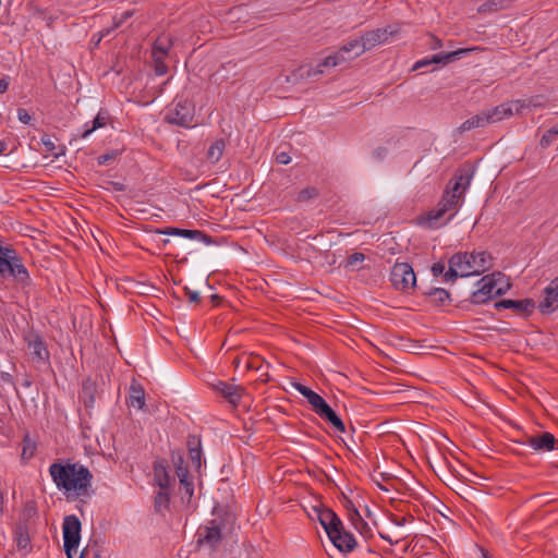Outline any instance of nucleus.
<instances>
[{
  "instance_id": "nucleus-1",
  "label": "nucleus",
  "mask_w": 558,
  "mask_h": 558,
  "mask_svg": "<svg viewBox=\"0 0 558 558\" xmlns=\"http://www.w3.org/2000/svg\"><path fill=\"white\" fill-rule=\"evenodd\" d=\"M49 475L68 501L86 502L94 493L93 473L87 466L72 459H58L49 465Z\"/></svg>"
},
{
  "instance_id": "nucleus-2",
  "label": "nucleus",
  "mask_w": 558,
  "mask_h": 558,
  "mask_svg": "<svg viewBox=\"0 0 558 558\" xmlns=\"http://www.w3.org/2000/svg\"><path fill=\"white\" fill-rule=\"evenodd\" d=\"M0 278L12 280L22 289L31 288L32 278L23 263V258L11 245H3L0 242Z\"/></svg>"
},
{
  "instance_id": "nucleus-3",
  "label": "nucleus",
  "mask_w": 558,
  "mask_h": 558,
  "mask_svg": "<svg viewBox=\"0 0 558 558\" xmlns=\"http://www.w3.org/2000/svg\"><path fill=\"white\" fill-rule=\"evenodd\" d=\"M82 523L74 515H66L63 519V549L68 558H84V550L78 554V545L81 541Z\"/></svg>"
},
{
  "instance_id": "nucleus-4",
  "label": "nucleus",
  "mask_w": 558,
  "mask_h": 558,
  "mask_svg": "<svg viewBox=\"0 0 558 558\" xmlns=\"http://www.w3.org/2000/svg\"><path fill=\"white\" fill-rule=\"evenodd\" d=\"M496 277L500 278L504 277V275L499 271L493 272L492 275L484 276L476 282V286L481 287L476 291L472 292L470 296V301L472 304H484L506 293L509 284H507L506 288H497Z\"/></svg>"
},
{
  "instance_id": "nucleus-5",
  "label": "nucleus",
  "mask_w": 558,
  "mask_h": 558,
  "mask_svg": "<svg viewBox=\"0 0 558 558\" xmlns=\"http://www.w3.org/2000/svg\"><path fill=\"white\" fill-rule=\"evenodd\" d=\"M23 340L34 363L39 365H50V352L38 331L29 329L24 332Z\"/></svg>"
},
{
  "instance_id": "nucleus-6",
  "label": "nucleus",
  "mask_w": 558,
  "mask_h": 558,
  "mask_svg": "<svg viewBox=\"0 0 558 558\" xmlns=\"http://www.w3.org/2000/svg\"><path fill=\"white\" fill-rule=\"evenodd\" d=\"M195 114V106L192 101L177 97L174 108L166 116V121L170 124L182 128H190Z\"/></svg>"
},
{
  "instance_id": "nucleus-7",
  "label": "nucleus",
  "mask_w": 558,
  "mask_h": 558,
  "mask_svg": "<svg viewBox=\"0 0 558 558\" xmlns=\"http://www.w3.org/2000/svg\"><path fill=\"white\" fill-rule=\"evenodd\" d=\"M392 287L402 292H409L416 288V276L412 266L408 263H396L390 272Z\"/></svg>"
},
{
  "instance_id": "nucleus-8",
  "label": "nucleus",
  "mask_w": 558,
  "mask_h": 558,
  "mask_svg": "<svg viewBox=\"0 0 558 558\" xmlns=\"http://www.w3.org/2000/svg\"><path fill=\"white\" fill-rule=\"evenodd\" d=\"M457 254H465V266L469 268V271H464L466 277L480 276L493 266V257L487 251L458 252Z\"/></svg>"
},
{
  "instance_id": "nucleus-9",
  "label": "nucleus",
  "mask_w": 558,
  "mask_h": 558,
  "mask_svg": "<svg viewBox=\"0 0 558 558\" xmlns=\"http://www.w3.org/2000/svg\"><path fill=\"white\" fill-rule=\"evenodd\" d=\"M474 172V167L470 163L459 167L456 170L453 178L448 182L446 189L454 194H460V198L462 199L465 191L471 184Z\"/></svg>"
},
{
  "instance_id": "nucleus-10",
  "label": "nucleus",
  "mask_w": 558,
  "mask_h": 558,
  "mask_svg": "<svg viewBox=\"0 0 558 558\" xmlns=\"http://www.w3.org/2000/svg\"><path fill=\"white\" fill-rule=\"evenodd\" d=\"M535 306H536L535 301L530 298L522 299V300L502 299V300L497 301L494 304V307L497 311L511 310L522 317L531 316L535 310Z\"/></svg>"
},
{
  "instance_id": "nucleus-11",
  "label": "nucleus",
  "mask_w": 558,
  "mask_h": 558,
  "mask_svg": "<svg viewBox=\"0 0 558 558\" xmlns=\"http://www.w3.org/2000/svg\"><path fill=\"white\" fill-rule=\"evenodd\" d=\"M222 531L215 522L207 525H201L197 530V546H208L210 549H216L222 539Z\"/></svg>"
},
{
  "instance_id": "nucleus-12",
  "label": "nucleus",
  "mask_w": 558,
  "mask_h": 558,
  "mask_svg": "<svg viewBox=\"0 0 558 558\" xmlns=\"http://www.w3.org/2000/svg\"><path fill=\"white\" fill-rule=\"evenodd\" d=\"M399 32L397 26L389 25L387 27L377 28L373 31L365 32L361 38L365 46V51L371 50L372 48L384 44L388 40L389 37L396 35Z\"/></svg>"
},
{
  "instance_id": "nucleus-13",
  "label": "nucleus",
  "mask_w": 558,
  "mask_h": 558,
  "mask_svg": "<svg viewBox=\"0 0 558 558\" xmlns=\"http://www.w3.org/2000/svg\"><path fill=\"white\" fill-rule=\"evenodd\" d=\"M156 233L165 234V235H178L191 240H198L203 243L209 245L215 243L211 235L201 231V230H190V229H181L175 227H166L163 229H156Z\"/></svg>"
},
{
  "instance_id": "nucleus-14",
  "label": "nucleus",
  "mask_w": 558,
  "mask_h": 558,
  "mask_svg": "<svg viewBox=\"0 0 558 558\" xmlns=\"http://www.w3.org/2000/svg\"><path fill=\"white\" fill-rule=\"evenodd\" d=\"M101 397V392L98 390L96 380L92 377H87L82 383V389L78 393V399L83 402L86 410H92L95 407L96 400Z\"/></svg>"
},
{
  "instance_id": "nucleus-15",
  "label": "nucleus",
  "mask_w": 558,
  "mask_h": 558,
  "mask_svg": "<svg viewBox=\"0 0 558 558\" xmlns=\"http://www.w3.org/2000/svg\"><path fill=\"white\" fill-rule=\"evenodd\" d=\"M525 444L533 448L535 451L545 452L555 449L558 450V440L549 432H543L533 436H529Z\"/></svg>"
},
{
  "instance_id": "nucleus-16",
  "label": "nucleus",
  "mask_w": 558,
  "mask_h": 558,
  "mask_svg": "<svg viewBox=\"0 0 558 558\" xmlns=\"http://www.w3.org/2000/svg\"><path fill=\"white\" fill-rule=\"evenodd\" d=\"M465 254H453L449 258V268L442 276L445 282H454L459 277H466L464 271H469V268L465 266Z\"/></svg>"
},
{
  "instance_id": "nucleus-17",
  "label": "nucleus",
  "mask_w": 558,
  "mask_h": 558,
  "mask_svg": "<svg viewBox=\"0 0 558 558\" xmlns=\"http://www.w3.org/2000/svg\"><path fill=\"white\" fill-rule=\"evenodd\" d=\"M544 300L538 304V310L543 314H551L558 308V276L544 289Z\"/></svg>"
},
{
  "instance_id": "nucleus-18",
  "label": "nucleus",
  "mask_w": 558,
  "mask_h": 558,
  "mask_svg": "<svg viewBox=\"0 0 558 558\" xmlns=\"http://www.w3.org/2000/svg\"><path fill=\"white\" fill-rule=\"evenodd\" d=\"M292 386L307 400L312 407V410L317 415H319L329 405L320 395L306 387L305 385L295 381L292 383Z\"/></svg>"
},
{
  "instance_id": "nucleus-19",
  "label": "nucleus",
  "mask_w": 558,
  "mask_h": 558,
  "mask_svg": "<svg viewBox=\"0 0 558 558\" xmlns=\"http://www.w3.org/2000/svg\"><path fill=\"white\" fill-rule=\"evenodd\" d=\"M333 546L341 553H351L357 545L354 535L345 531L344 526L328 537Z\"/></svg>"
},
{
  "instance_id": "nucleus-20",
  "label": "nucleus",
  "mask_w": 558,
  "mask_h": 558,
  "mask_svg": "<svg viewBox=\"0 0 558 558\" xmlns=\"http://www.w3.org/2000/svg\"><path fill=\"white\" fill-rule=\"evenodd\" d=\"M214 389L219 392L229 403L236 405L242 397L244 388L219 380L214 385Z\"/></svg>"
},
{
  "instance_id": "nucleus-21",
  "label": "nucleus",
  "mask_w": 558,
  "mask_h": 558,
  "mask_svg": "<svg viewBox=\"0 0 558 558\" xmlns=\"http://www.w3.org/2000/svg\"><path fill=\"white\" fill-rule=\"evenodd\" d=\"M484 48L481 47H471V48H460L454 51H450L447 53H437L434 54L430 58L432 64H448L450 62H453L462 57H465L470 54L473 51H482Z\"/></svg>"
},
{
  "instance_id": "nucleus-22",
  "label": "nucleus",
  "mask_w": 558,
  "mask_h": 558,
  "mask_svg": "<svg viewBox=\"0 0 558 558\" xmlns=\"http://www.w3.org/2000/svg\"><path fill=\"white\" fill-rule=\"evenodd\" d=\"M154 482L155 484L163 490H170L171 487V477L168 472V468L165 461L157 460L154 462Z\"/></svg>"
},
{
  "instance_id": "nucleus-23",
  "label": "nucleus",
  "mask_w": 558,
  "mask_h": 558,
  "mask_svg": "<svg viewBox=\"0 0 558 558\" xmlns=\"http://www.w3.org/2000/svg\"><path fill=\"white\" fill-rule=\"evenodd\" d=\"M338 54L343 58V62L352 60L365 52V46L362 38H356L344 44L338 51Z\"/></svg>"
},
{
  "instance_id": "nucleus-24",
  "label": "nucleus",
  "mask_w": 558,
  "mask_h": 558,
  "mask_svg": "<svg viewBox=\"0 0 558 558\" xmlns=\"http://www.w3.org/2000/svg\"><path fill=\"white\" fill-rule=\"evenodd\" d=\"M213 515L215 517L210 522H215L220 530H226L231 526L234 522V514L226 506L216 505L213 509Z\"/></svg>"
},
{
  "instance_id": "nucleus-25",
  "label": "nucleus",
  "mask_w": 558,
  "mask_h": 558,
  "mask_svg": "<svg viewBox=\"0 0 558 558\" xmlns=\"http://www.w3.org/2000/svg\"><path fill=\"white\" fill-rule=\"evenodd\" d=\"M186 446L192 464L196 470L201 469L203 454L201 437L197 435H189Z\"/></svg>"
},
{
  "instance_id": "nucleus-26",
  "label": "nucleus",
  "mask_w": 558,
  "mask_h": 558,
  "mask_svg": "<svg viewBox=\"0 0 558 558\" xmlns=\"http://www.w3.org/2000/svg\"><path fill=\"white\" fill-rule=\"evenodd\" d=\"M180 470L181 474L180 476H178L180 482L179 493L181 495L182 501L190 504L194 494V483L193 480L190 477L189 470Z\"/></svg>"
},
{
  "instance_id": "nucleus-27",
  "label": "nucleus",
  "mask_w": 558,
  "mask_h": 558,
  "mask_svg": "<svg viewBox=\"0 0 558 558\" xmlns=\"http://www.w3.org/2000/svg\"><path fill=\"white\" fill-rule=\"evenodd\" d=\"M447 211L438 204L435 208L430 209L426 214V222L429 228H439L450 221L454 217V213H451L446 219H444Z\"/></svg>"
},
{
  "instance_id": "nucleus-28",
  "label": "nucleus",
  "mask_w": 558,
  "mask_h": 558,
  "mask_svg": "<svg viewBox=\"0 0 558 558\" xmlns=\"http://www.w3.org/2000/svg\"><path fill=\"white\" fill-rule=\"evenodd\" d=\"M485 110L488 114L489 123H496L513 114V102H504Z\"/></svg>"
},
{
  "instance_id": "nucleus-29",
  "label": "nucleus",
  "mask_w": 558,
  "mask_h": 558,
  "mask_svg": "<svg viewBox=\"0 0 558 558\" xmlns=\"http://www.w3.org/2000/svg\"><path fill=\"white\" fill-rule=\"evenodd\" d=\"M128 404L130 407L137 408L140 410L145 409V390L142 385L135 380L130 386V393L128 398Z\"/></svg>"
},
{
  "instance_id": "nucleus-30",
  "label": "nucleus",
  "mask_w": 558,
  "mask_h": 558,
  "mask_svg": "<svg viewBox=\"0 0 558 558\" xmlns=\"http://www.w3.org/2000/svg\"><path fill=\"white\" fill-rule=\"evenodd\" d=\"M109 118H110V116H109L108 110L100 109L99 112L97 113V116L92 121V125L90 126H89V123H85V125H84L85 129L81 133V137L82 138H86L87 136H89L97 129L106 126Z\"/></svg>"
},
{
  "instance_id": "nucleus-31",
  "label": "nucleus",
  "mask_w": 558,
  "mask_h": 558,
  "mask_svg": "<svg viewBox=\"0 0 558 558\" xmlns=\"http://www.w3.org/2000/svg\"><path fill=\"white\" fill-rule=\"evenodd\" d=\"M488 124H490L488 114H487L486 110H482L478 113H476L475 116L465 120L460 125V130L464 132V131H470L475 128H484Z\"/></svg>"
},
{
  "instance_id": "nucleus-32",
  "label": "nucleus",
  "mask_w": 558,
  "mask_h": 558,
  "mask_svg": "<svg viewBox=\"0 0 558 558\" xmlns=\"http://www.w3.org/2000/svg\"><path fill=\"white\" fill-rule=\"evenodd\" d=\"M318 416L330 424L339 433H345V425L343 421L330 405H328Z\"/></svg>"
},
{
  "instance_id": "nucleus-33",
  "label": "nucleus",
  "mask_w": 558,
  "mask_h": 558,
  "mask_svg": "<svg viewBox=\"0 0 558 558\" xmlns=\"http://www.w3.org/2000/svg\"><path fill=\"white\" fill-rule=\"evenodd\" d=\"M460 194H454L450 192L448 189H445L438 205L445 209V211L457 213L459 203H460Z\"/></svg>"
},
{
  "instance_id": "nucleus-34",
  "label": "nucleus",
  "mask_w": 558,
  "mask_h": 558,
  "mask_svg": "<svg viewBox=\"0 0 558 558\" xmlns=\"http://www.w3.org/2000/svg\"><path fill=\"white\" fill-rule=\"evenodd\" d=\"M422 294L430 298L436 306H444L450 302V293L444 288H430L423 291Z\"/></svg>"
},
{
  "instance_id": "nucleus-35",
  "label": "nucleus",
  "mask_w": 558,
  "mask_h": 558,
  "mask_svg": "<svg viewBox=\"0 0 558 558\" xmlns=\"http://www.w3.org/2000/svg\"><path fill=\"white\" fill-rule=\"evenodd\" d=\"M15 542L19 550L27 549L31 545V536L26 523H19L14 530Z\"/></svg>"
},
{
  "instance_id": "nucleus-36",
  "label": "nucleus",
  "mask_w": 558,
  "mask_h": 558,
  "mask_svg": "<svg viewBox=\"0 0 558 558\" xmlns=\"http://www.w3.org/2000/svg\"><path fill=\"white\" fill-rule=\"evenodd\" d=\"M226 149V142L223 138L216 140L207 149L206 159L215 165L217 163Z\"/></svg>"
},
{
  "instance_id": "nucleus-37",
  "label": "nucleus",
  "mask_w": 558,
  "mask_h": 558,
  "mask_svg": "<svg viewBox=\"0 0 558 558\" xmlns=\"http://www.w3.org/2000/svg\"><path fill=\"white\" fill-rule=\"evenodd\" d=\"M343 63V58H341L338 52L335 54H330L326 57L314 70H310L307 72L308 76H316L323 73L322 68H333Z\"/></svg>"
},
{
  "instance_id": "nucleus-38",
  "label": "nucleus",
  "mask_w": 558,
  "mask_h": 558,
  "mask_svg": "<svg viewBox=\"0 0 558 558\" xmlns=\"http://www.w3.org/2000/svg\"><path fill=\"white\" fill-rule=\"evenodd\" d=\"M37 450V444L36 441L29 436V434H25L23 437V446H22V453L21 459L24 462H27L29 459H32Z\"/></svg>"
},
{
  "instance_id": "nucleus-39",
  "label": "nucleus",
  "mask_w": 558,
  "mask_h": 558,
  "mask_svg": "<svg viewBox=\"0 0 558 558\" xmlns=\"http://www.w3.org/2000/svg\"><path fill=\"white\" fill-rule=\"evenodd\" d=\"M542 96L530 97L526 99H519L513 102L515 106V113H521L523 109L543 107L544 104L541 101Z\"/></svg>"
},
{
  "instance_id": "nucleus-40",
  "label": "nucleus",
  "mask_w": 558,
  "mask_h": 558,
  "mask_svg": "<svg viewBox=\"0 0 558 558\" xmlns=\"http://www.w3.org/2000/svg\"><path fill=\"white\" fill-rule=\"evenodd\" d=\"M170 505V493L169 490L159 489L154 499V507L156 512H162L167 510Z\"/></svg>"
},
{
  "instance_id": "nucleus-41",
  "label": "nucleus",
  "mask_w": 558,
  "mask_h": 558,
  "mask_svg": "<svg viewBox=\"0 0 558 558\" xmlns=\"http://www.w3.org/2000/svg\"><path fill=\"white\" fill-rule=\"evenodd\" d=\"M171 47V40L170 38H158L151 50V57L160 56V57H168L169 49Z\"/></svg>"
},
{
  "instance_id": "nucleus-42",
  "label": "nucleus",
  "mask_w": 558,
  "mask_h": 558,
  "mask_svg": "<svg viewBox=\"0 0 558 558\" xmlns=\"http://www.w3.org/2000/svg\"><path fill=\"white\" fill-rule=\"evenodd\" d=\"M341 504L348 511L349 519L355 524L357 521H362V517L354 506L353 501L348 498L344 494H342Z\"/></svg>"
},
{
  "instance_id": "nucleus-43",
  "label": "nucleus",
  "mask_w": 558,
  "mask_h": 558,
  "mask_svg": "<svg viewBox=\"0 0 558 558\" xmlns=\"http://www.w3.org/2000/svg\"><path fill=\"white\" fill-rule=\"evenodd\" d=\"M313 511L316 513L317 520L319 521L322 526L326 525V522L330 520L331 515H337V513L332 509L327 508L323 505L314 506Z\"/></svg>"
},
{
  "instance_id": "nucleus-44",
  "label": "nucleus",
  "mask_w": 558,
  "mask_h": 558,
  "mask_svg": "<svg viewBox=\"0 0 558 558\" xmlns=\"http://www.w3.org/2000/svg\"><path fill=\"white\" fill-rule=\"evenodd\" d=\"M326 534L331 536L332 534L337 533L339 530H342L343 523L341 519L337 515H331L330 520L326 522V525H323Z\"/></svg>"
},
{
  "instance_id": "nucleus-45",
  "label": "nucleus",
  "mask_w": 558,
  "mask_h": 558,
  "mask_svg": "<svg viewBox=\"0 0 558 558\" xmlns=\"http://www.w3.org/2000/svg\"><path fill=\"white\" fill-rule=\"evenodd\" d=\"M365 260V255L361 252H355L348 256L344 267L350 268L352 270H360L361 267H356L359 263H362Z\"/></svg>"
},
{
  "instance_id": "nucleus-46",
  "label": "nucleus",
  "mask_w": 558,
  "mask_h": 558,
  "mask_svg": "<svg viewBox=\"0 0 558 558\" xmlns=\"http://www.w3.org/2000/svg\"><path fill=\"white\" fill-rule=\"evenodd\" d=\"M318 195H319V193L316 187L307 186L299 192L296 201L298 202H307L312 198L317 197Z\"/></svg>"
},
{
  "instance_id": "nucleus-47",
  "label": "nucleus",
  "mask_w": 558,
  "mask_h": 558,
  "mask_svg": "<svg viewBox=\"0 0 558 558\" xmlns=\"http://www.w3.org/2000/svg\"><path fill=\"white\" fill-rule=\"evenodd\" d=\"M166 58L167 57H160V56L153 57L154 71H155V74L158 76L165 75L168 72V66L165 63Z\"/></svg>"
},
{
  "instance_id": "nucleus-48",
  "label": "nucleus",
  "mask_w": 558,
  "mask_h": 558,
  "mask_svg": "<svg viewBox=\"0 0 558 558\" xmlns=\"http://www.w3.org/2000/svg\"><path fill=\"white\" fill-rule=\"evenodd\" d=\"M41 144L45 146L46 150L48 153H51L56 158H58L59 156L63 155L64 154V148L61 149V151L59 153H56V145L53 143V141L51 140V137L47 134H45L41 140H40Z\"/></svg>"
},
{
  "instance_id": "nucleus-49",
  "label": "nucleus",
  "mask_w": 558,
  "mask_h": 558,
  "mask_svg": "<svg viewBox=\"0 0 558 558\" xmlns=\"http://www.w3.org/2000/svg\"><path fill=\"white\" fill-rule=\"evenodd\" d=\"M0 379H1L2 383L9 384V385H11L14 388V390H15V392L17 395V398L23 403L24 400H23L22 396L20 395V391H19V389L16 387V384L14 381V377L10 373H8V372H1L0 373Z\"/></svg>"
},
{
  "instance_id": "nucleus-50",
  "label": "nucleus",
  "mask_w": 558,
  "mask_h": 558,
  "mask_svg": "<svg viewBox=\"0 0 558 558\" xmlns=\"http://www.w3.org/2000/svg\"><path fill=\"white\" fill-rule=\"evenodd\" d=\"M121 154L120 150L118 149H114V150H111L109 153H106L104 155H100L98 158H97V163L99 166H104V165H107L109 161H112L114 159H117V157Z\"/></svg>"
},
{
  "instance_id": "nucleus-51",
  "label": "nucleus",
  "mask_w": 558,
  "mask_h": 558,
  "mask_svg": "<svg viewBox=\"0 0 558 558\" xmlns=\"http://www.w3.org/2000/svg\"><path fill=\"white\" fill-rule=\"evenodd\" d=\"M172 462H173V465L175 468V473L178 476H180L181 474V470H189L186 465H184V458L183 456L178 452L177 454L175 453H172Z\"/></svg>"
},
{
  "instance_id": "nucleus-52",
  "label": "nucleus",
  "mask_w": 558,
  "mask_h": 558,
  "mask_svg": "<svg viewBox=\"0 0 558 558\" xmlns=\"http://www.w3.org/2000/svg\"><path fill=\"white\" fill-rule=\"evenodd\" d=\"M556 137V134L555 133H551V128L548 129L544 134L543 136L541 137V141H539V146L542 148H548L551 143L554 142Z\"/></svg>"
},
{
  "instance_id": "nucleus-53",
  "label": "nucleus",
  "mask_w": 558,
  "mask_h": 558,
  "mask_svg": "<svg viewBox=\"0 0 558 558\" xmlns=\"http://www.w3.org/2000/svg\"><path fill=\"white\" fill-rule=\"evenodd\" d=\"M184 296H186L191 303H199L201 302L199 293L197 291H193V290L189 289L187 287L184 288Z\"/></svg>"
},
{
  "instance_id": "nucleus-54",
  "label": "nucleus",
  "mask_w": 558,
  "mask_h": 558,
  "mask_svg": "<svg viewBox=\"0 0 558 558\" xmlns=\"http://www.w3.org/2000/svg\"><path fill=\"white\" fill-rule=\"evenodd\" d=\"M498 10V3L496 1H487L478 7L480 13L492 12Z\"/></svg>"
},
{
  "instance_id": "nucleus-55",
  "label": "nucleus",
  "mask_w": 558,
  "mask_h": 558,
  "mask_svg": "<svg viewBox=\"0 0 558 558\" xmlns=\"http://www.w3.org/2000/svg\"><path fill=\"white\" fill-rule=\"evenodd\" d=\"M133 15V11H124L120 17L118 19L117 16H114V21H113V28H118L120 27L128 19H130L131 16Z\"/></svg>"
},
{
  "instance_id": "nucleus-56",
  "label": "nucleus",
  "mask_w": 558,
  "mask_h": 558,
  "mask_svg": "<svg viewBox=\"0 0 558 558\" xmlns=\"http://www.w3.org/2000/svg\"><path fill=\"white\" fill-rule=\"evenodd\" d=\"M262 363H263V361H262V359H260L259 356H257V355H256V356H252V357L247 361V363H246V367H247L248 369L259 371V369H260V367H262Z\"/></svg>"
},
{
  "instance_id": "nucleus-57",
  "label": "nucleus",
  "mask_w": 558,
  "mask_h": 558,
  "mask_svg": "<svg viewBox=\"0 0 558 558\" xmlns=\"http://www.w3.org/2000/svg\"><path fill=\"white\" fill-rule=\"evenodd\" d=\"M17 119L23 123V124H29L31 121H32V116L28 113V111L24 108H19L17 109Z\"/></svg>"
},
{
  "instance_id": "nucleus-58",
  "label": "nucleus",
  "mask_w": 558,
  "mask_h": 558,
  "mask_svg": "<svg viewBox=\"0 0 558 558\" xmlns=\"http://www.w3.org/2000/svg\"><path fill=\"white\" fill-rule=\"evenodd\" d=\"M430 271L435 278L444 276L445 272V264L442 262H437L433 264Z\"/></svg>"
},
{
  "instance_id": "nucleus-59",
  "label": "nucleus",
  "mask_w": 558,
  "mask_h": 558,
  "mask_svg": "<svg viewBox=\"0 0 558 558\" xmlns=\"http://www.w3.org/2000/svg\"><path fill=\"white\" fill-rule=\"evenodd\" d=\"M388 154V149L386 147H377L374 151H373V157L379 161L384 160L386 158Z\"/></svg>"
},
{
  "instance_id": "nucleus-60",
  "label": "nucleus",
  "mask_w": 558,
  "mask_h": 558,
  "mask_svg": "<svg viewBox=\"0 0 558 558\" xmlns=\"http://www.w3.org/2000/svg\"><path fill=\"white\" fill-rule=\"evenodd\" d=\"M432 64V61H430V58L429 57H426V58H423L418 61H416L413 66H412V71H415V70H418V69H422V68H425V66H428Z\"/></svg>"
},
{
  "instance_id": "nucleus-61",
  "label": "nucleus",
  "mask_w": 558,
  "mask_h": 558,
  "mask_svg": "<svg viewBox=\"0 0 558 558\" xmlns=\"http://www.w3.org/2000/svg\"><path fill=\"white\" fill-rule=\"evenodd\" d=\"M276 161L281 165H288L291 161V157L288 153L280 151L276 154Z\"/></svg>"
},
{
  "instance_id": "nucleus-62",
  "label": "nucleus",
  "mask_w": 558,
  "mask_h": 558,
  "mask_svg": "<svg viewBox=\"0 0 558 558\" xmlns=\"http://www.w3.org/2000/svg\"><path fill=\"white\" fill-rule=\"evenodd\" d=\"M33 379L31 375H25L21 381V387L24 389H31L33 387Z\"/></svg>"
},
{
  "instance_id": "nucleus-63",
  "label": "nucleus",
  "mask_w": 558,
  "mask_h": 558,
  "mask_svg": "<svg viewBox=\"0 0 558 558\" xmlns=\"http://www.w3.org/2000/svg\"><path fill=\"white\" fill-rule=\"evenodd\" d=\"M432 43L429 44L430 49L436 50L442 47V41L438 37L432 35Z\"/></svg>"
},
{
  "instance_id": "nucleus-64",
  "label": "nucleus",
  "mask_w": 558,
  "mask_h": 558,
  "mask_svg": "<svg viewBox=\"0 0 558 558\" xmlns=\"http://www.w3.org/2000/svg\"><path fill=\"white\" fill-rule=\"evenodd\" d=\"M9 85H10L9 76H4V77L0 78V94L5 93L9 88Z\"/></svg>"
}]
</instances>
